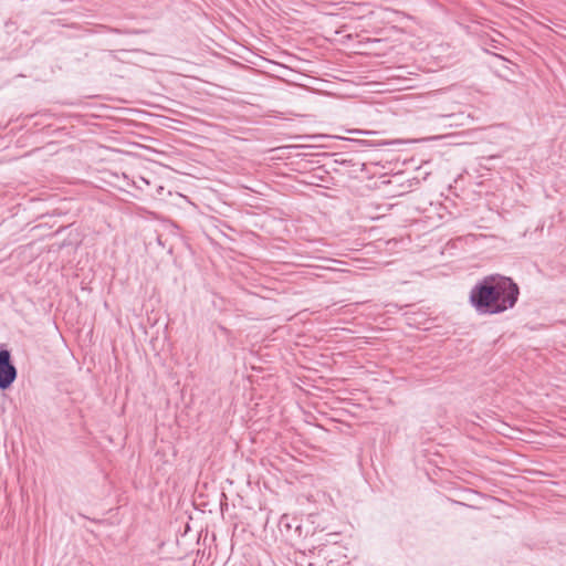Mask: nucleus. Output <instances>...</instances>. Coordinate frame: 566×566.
Returning a JSON list of instances; mask_svg holds the SVG:
<instances>
[{
    "label": "nucleus",
    "mask_w": 566,
    "mask_h": 566,
    "mask_svg": "<svg viewBox=\"0 0 566 566\" xmlns=\"http://www.w3.org/2000/svg\"><path fill=\"white\" fill-rule=\"evenodd\" d=\"M520 297V286L510 276L491 274L471 289L469 302L479 315H496L513 308Z\"/></svg>",
    "instance_id": "obj_1"
},
{
    "label": "nucleus",
    "mask_w": 566,
    "mask_h": 566,
    "mask_svg": "<svg viewBox=\"0 0 566 566\" xmlns=\"http://www.w3.org/2000/svg\"><path fill=\"white\" fill-rule=\"evenodd\" d=\"M18 377V370L7 348H0V390L9 389Z\"/></svg>",
    "instance_id": "obj_2"
},
{
    "label": "nucleus",
    "mask_w": 566,
    "mask_h": 566,
    "mask_svg": "<svg viewBox=\"0 0 566 566\" xmlns=\"http://www.w3.org/2000/svg\"><path fill=\"white\" fill-rule=\"evenodd\" d=\"M395 142H381V143H378V144H374L375 146H384V145H390V144H394Z\"/></svg>",
    "instance_id": "obj_3"
},
{
    "label": "nucleus",
    "mask_w": 566,
    "mask_h": 566,
    "mask_svg": "<svg viewBox=\"0 0 566 566\" xmlns=\"http://www.w3.org/2000/svg\"><path fill=\"white\" fill-rule=\"evenodd\" d=\"M111 32L113 33H122V31L119 29H115V28H109L108 29Z\"/></svg>",
    "instance_id": "obj_4"
}]
</instances>
